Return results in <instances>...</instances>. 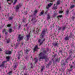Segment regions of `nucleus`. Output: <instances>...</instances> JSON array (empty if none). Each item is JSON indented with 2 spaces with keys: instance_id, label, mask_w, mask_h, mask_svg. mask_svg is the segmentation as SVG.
Wrapping results in <instances>:
<instances>
[{
  "instance_id": "52",
  "label": "nucleus",
  "mask_w": 75,
  "mask_h": 75,
  "mask_svg": "<svg viewBox=\"0 0 75 75\" xmlns=\"http://www.w3.org/2000/svg\"><path fill=\"white\" fill-rule=\"evenodd\" d=\"M46 50H47V51H49V48H46Z\"/></svg>"
},
{
  "instance_id": "33",
  "label": "nucleus",
  "mask_w": 75,
  "mask_h": 75,
  "mask_svg": "<svg viewBox=\"0 0 75 75\" xmlns=\"http://www.w3.org/2000/svg\"><path fill=\"white\" fill-rule=\"evenodd\" d=\"M59 14H62V13H63V11H61H61L60 10H59Z\"/></svg>"
},
{
  "instance_id": "31",
  "label": "nucleus",
  "mask_w": 75,
  "mask_h": 75,
  "mask_svg": "<svg viewBox=\"0 0 75 75\" xmlns=\"http://www.w3.org/2000/svg\"><path fill=\"white\" fill-rule=\"evenodd\" d=\"M17 1V0H15L13 3V5H15V4H16Z\"/></svg>"
},
{
  "instance_id": "42",
  "label": "nucleus",
  "mask_w": 75,
  "mask_h": 75,
  "mask_svg": "<svg viewBox=\"0 0 75 75\" xmlns=\"http://www.w3.org/2000/svg\"><path fill=\"white\" fill-rule=\"evenodd\" d=\"M66 27L65 26L63 27V29H62V31H64V30H65V29Z\"/></svg>"
},
{
  "instance_id": "51",
  "label": "nucleus",
  "mask_w": 75,
  "mask_h": 75,
  "mask_svg": "<svg viewBox=\"0 0 75 75\" xmlns=\"http://www.w3.org/2000/svg\"><path fill=\"white\" fill-rule=\"evenodd\" d=\"M44 70V67H42V69H41V72H42Z\"/></svg>"
},
{
  "instance_id": "12",
  "label": "nucleus",
  "mask_w": 75,
  "mask_h": 75,
  "mask_svg": "<svg viewBox=\"0 0 75 75\" xmlns=\"http://www.w3.org/2000/svg\"><path fill=\"white\" fill-rule=\"evenodd\" d=\"M69 60H70V61H72V54H71L70 53V54L69 55V57L67 58Z\"/></svg>"
},
{
  "instance_id": "20",
  "label": "nucleus",
  "mask_w": 75,
  "mask_h": 75,
  "mask_svg": "<svg viewBox=\"0 0 75 75\" xmlns=\"http://www.w3.org/2000/svg\"><path fill=\"white\" fill-rule=\"evenodd\" d=\"M60 3H61L60 0H58L57 2L56 6H57V5H59L60 4Z\"/></svg>"
},
{
  "instance_id": "63",
  "label": "nucleus",
  "mask_w": 75,
  "mask_h": 75,
  "mask_svg": "<svg viewBox=\"0 0 75 75\" xmlns=\"http://www.w3.org/2000/svg\"><path fill=\"white\" fill-rule=\"evenodd\" d=\"M60 8H61V11H62V7H61Z\"/></svg>"
},
{
  "instance_id": "43",
  "label": "nucleus",
  "mask_w": 75,
  "mask_h": 75,
  "mask_svg": "<svg viewBox=\"0 0 75 75\" xmlns=\"http://www.w3.org/2000/svg\"><path fill=\"white\" fill-rule=\"evenodd\" d=\"M54 46H55V47H57V46L58 47V43L55 44Z\"/></svg>"
},
{
  "instance_id": "10",
  "label": "nucleus",
  "mask_w": 75,
  "mask_h": 75,
  "mask_svg": "<svg viewBox=\"0 0 75 75\" xmlns=\"http://www.w3.org/2000/svg\"><path fill=\"white\" fill-rule=\"evenodd\" d=\"M12 53H13V50H7L5 51L6 54H7L8 55H11Z\"/></svg>"
},
{
  "instance_id": "49",
  "label": "nucleus",
  "mask_w": 75,
  "mask_h": 75,
  "mask_svg": "<svg viewBox=\"0 0 75 75\" xmlns=\"http://www.w3.org/2000/svg\"><path fill=\"white\" fill-rule=\"evenodd\" d=\"M72 18L73 20H75V17L74 16H72Z\"/></svg>"
},
{
  "instance_id": "32",
  "label": "nucleus",
  "mask_w": 75,
  "mask_h": 75,
  "mask_svg": "<svg viewBox=\"0 0 75 75\" xmlns=\"http://www.w3.org/2000/svg\"><path fill=\"white\" fill-rule=\"evenodd\" d=\"M67 63L66 62H64L62 64V65L63 66H65L67 64Z\"/></svg>"
},
{
  "instance_id": "44",
  "label": "nucleus",
  "mask_w": 75,
  "mask_h": 75,
  "mask_svg": "<svg viewBox=\"0 0 75 75\" xmlns=\"http://www.w3.org/2000/svg\"><path fill=\"white\" fill-rule=\"evenodd\" d=\"M24 75H29V74L26 72L24 73Z\"/></svg>"
},
{
  "instance_id": "13",
  "label": "nucleus",
  "mask_w": 75,
  "mask_h": 75,
  "mask_svg": "<svg viewBox=\"0 0 75 75\" xmlns=\"http://www.w3.org/2000/svg\"><path fill=\"white\" fill-rule=\"evenodd\" d=\"M69 37L68 36V35H67L66 36L64 37V40L65 41H68L69 40Z\"/></svg>"
},
{
  "instance_id": "1",
  "label": "nucleus",
  "mask_w": 75,
  "mask_h": 75,
  "mask_svg": "<svg viewBox=\"0 0 75 75\" xmlns=\"http://www.w3.org/2000/svg\"><path fill=\"white\" fill-rule=\"evenodd\" d=\"M45 29H44L42 31L40 35V39H38V41L40 46L43 45V43L44 41H45Z\"/></svg>"
},
{
  "instance_id": "2",
  "label": "nucleus",
  "mask_w": 75,
  "mask_h": 75,
  "mask_svg": "<svg viewBox=\"0 0 75 75\" xmlns=\"http://www.w3.org/2000/svg\"><path fill=\"white\" fill-rule=\"evenodd\" d=\"M46 50H45L44 53L41 52L39 54V61H41L43 59H44L45 61H47V58L46 57Z\"/></svg>"
},
{
  "instance_id": "59",
  "label": "nucleus",
  "mask_w": 75,
  "mask_h": 75,
  "mask_svg": "<svg viewBox=\"0 0 75 75\" xmlns=\"http://www.w3.org/2000/svg\"><path fill=\"white\" fill-rule=\"evenodd\" d=\"M72 51H70V53H69V54H71V53H72Z\"/></svg>"
},
{
  "instance_id": "56",
  "label": "nucleus",
  "mask_w": 75,
  "mask_h": 75,
  "mask_svg": "<svg viewBox=\"0 0 75 75\" xmlns=\"http://www.w3.org/2000/svg\"><path fill=\"white\" fill-rule=\"evenodd\" d=\"M10 40H8L7 41V43H9V42H10Z\"/></svg>"
},
{
  "instance_id": "53",
  "label": "nucleus",
  "mask_w": 75,
  "mask_h": 75,
  "mask_svg": "<svg viewBox=\"0 0 75 75\" xmlns=\"http://www.w3.org/2000/svg\"><path fill=\"white\" fill-rule=\"evenodd\" d=\"M1 34H0V40H1Z\"/></svg>"
},
{
  "instance_id": "19",
  "label": "nucleus",
  "mask_w": 75,
  "mask_h": 75,
  "mask_svg": "<svg viewBox=\"0 0 75 75\" xmlns=\"http://www.w3.org/2000/svg\"><path fill=\"white\" fill-rule=\"evenodd\" d=\"M70 61V60L68 58L65 59V62L67 64H68L69 61Z\"/></svg>"
},
{
  "instance_id": "36",
  "label": "nucleus",
  "mask_w": 75,
  "mask_h": 75,
  "mask_svg": "<svg viewBox=\"0 0 75 75\" xmlns=\"http://www.w3.org/2000/svg\"><path fill=\"white\" fill-rule=\"evenodd\" d=\"M47 18L48 20L50 19V16L49 15H47Z\"/></svg>"
},
{
  "instance_id": "6",
  "label": "nucleus",
  "mask_w": 75,
  "mask_h": 75,
  "mask_svg": "<svg viewBox=\"0 0 75 75\" xmlns=\"http://www.w3.org/2000/svg\"><path fill=\"white\" fill-rule=\"evenodd\" d=\"M69 68L68 69L69 72H71L73 71L74 68H75V66H73L72 64H69Z\"/></svg>"
},
{
  "instance_id": "3",
  "label": "nucleus",
  "mask_w": 75,
  "mask_h": 75,
  "mask_svg": "<svg viewBox=\"0 0 75 75\" xmlns=\"http://www.w3.org/2000/svg\"><path fill=\"white\" fill-rule=\"evenodd\" d=\"M7 26L8 28V32L9 33H13V27L11 26V24H9L7 25Z\"/></svg>"
},
{
  "instance_id": "17",
  "label": "nucleus",
  "mask_w": 75,
  "mask_h": 75,
  "mask_svg": "<svg viewBox=\"0 0 75 75\" xmlns=\"http://www.w3.org/2000/svg\"><path fill=\"white\" fill-rule=\"evenodd\" d=\"M18 54L19 55H22L23 54V51L21 50L18 52Z\"/></svg>"
},
{
  "instance_id": "21",
  "label": "nucleus",
  "mask_w": 75,
  "mask_h": 75,
  "mask_svg": "<svg viewBox=\"0 0 75 75\" xmlns=\"http://www.w3.org/2000/svg\"><path fill=\"white\" fill-rule=\"evenodd\" d=\"M72 36H74V35H72V33H71L69 35V38H71Z\"/></svg>"
},
{
  "instance_id": "14",
  "label": "nucleus",
  "mask_w": 75,
  "mask_h": 75,
  "mask_svg": "<svg viewBox=\"0 0 75 75\" xmlns=\"http://www.w3.org/2000/svg\"><path fill=\"white\" fill-rule=\"evenodd\" d=\"M52 5V3H50L49 4H48V6H47L46 7V8H47V9H48V8H50V7H51V6Z\"/></svg>"
},
{
  "instance_id": "62",
  "label": "nucleus",
  "mask_w": 75,
  "mask_h": 75,
  "mask_svg": "<svg viewBox=\"0 0 75 75\" xmlns=\"http://www.w3.org/2000/svg\"><path fill=\"white\" fill-rule=\"evenodd\" d=\"M1 6L0 5V10H1Z\"/></svg>"
},
{
  "instance_id": "27",
  "label": "nucleus",
  "mask_w": 75,
  "mask_h": 75,
  "mask_svg": "<svg viewBox=\"0 0 75 75\" xmlns=\"http://www.w3.org/2000/svg\"><path fill=\"white\" fill-rule=\"evenodd\" d=\"M14 18V16H11L10 17L9 19L10 20H13V19Z\"/></svg>"
},
{
  "instance_id": "57",
  "label": "nucleus",
  "mask_w": 75,
  "mask_h": 75,
  "mask_svg": "<svg viewBox=\"0 0 75 75\" xmlns=\"http://www.w3.org/2000/svg\"><path fill=\"white\" fill-rule=\"evenodd\" d=\"M18 28H19V29H20V28H21V26L19 25L18 27Z\"/></svg>"
},
{
  "instance_id": "34",
  "label": "nucleus",
  "mask_w": 75,
  "mask_h": 75,
  "mask_svg": "<svg viewBox=\"0 0 75 75\" xmlns=\"http://www.w3.org/2000/svg\"><path fill=\"white\" fill-rule=\"evenodd\" d=\"M18 45H19V43H18L15 46V48H17V47L18 46Z\"/></svg>"
},
{
  "instance_id": "58",
  "label": "nucleus",
  "mask_w": 75,
  "mask_h": 75,
  "mask_svg": "<svg viewBox=\"0 0 75 75\" xmlns=\"http://www.w3.org/2000/svg\"><path fill=\"white\" fill-rule=\"evenodd\" d=\"M18 59H20V56H18Z\"/></svg>"
},
{
  "instance_id": "24",
  "label": "nucleus",
  "mask_w": 75,
  "mask_h": 75,
  "mask_svg": "<svg viewBox=\"0 0 75 75\" xmlns=\"http://www.w3.org/2000/svg\"><path fill=\"white\" fill-rule=\"evenodd\" d=\"M64 50L62 48L61 50H59V53H61L62 54V52Z\"/></svg>"
},
{
  "instance_id": "50",
  "label": "nucleus",
  "mask_w": 75,
  "mask_h": 75,
  "mask_svg": "<svg viewBox=\"0 0 75 75\" xmlns=\"http://www.w3.org/2000/svg\"><path fill=\"white\" fill-rule=\"evenodd\" d=\"M56 56H57V54H55L54 56V57H53L54 58H55V57H56Z\"/></svg>"
},
{
  "instance_id": "25",
  "label": "nucleus",
  "mask_w": 75,
  "mask_h": 75,
  "mask_svg": "<svg viewBox=\"0 0 75 75\" xmlns=\"http://www.w3.org/2000/svg\"><path fill=\"white\" fill-rule=\"evenodd\" d=\"M7 32V31L6 30V29H3L2 31V32L4 34V33L6 32Z\"/></svg>"
},
{
  "instance_id": "47",
  "label": "nucleus",
  "mask_w": 75,
  "mask_h": 75,
  "mask_svg": "<svg viewBox=\"0 0 75 75\" xmlns=\"http://www.w3.org/2000/svg\"><path fill=\"white\" fill-rule=\"evenodd\" d=\"M48 64H50V65H51V64H52L51 61H50V62L48 63Z\"/></svg>"
},
{
  "instance_id": "64",
  "label": "nucleus",
  "mask_w": 75,
  "mask_h": 75,
  "mask_svg": "<svg viewBox=\"0 0 75 75\" xmlns=\"http://www.w3.org/2000/svg\"><path fill=\"white\" fill-rule=\"evenodd\" d=\"M25 59H28V58H27V57H26L25 58Z\"/></svg>"
},
{
  "instance_id": "38",
  "label": "nucleus",
  "mask_w": 75,
  "mask_h": 75,
  "mask_svg": "<svg viewBox=\"0 0 75 75\" xmlns=\"http://www.w3.org/2000/svg\"><path fill=\"white\" fill-rule=\"evenodd\" d=\"M60 61V57L59 59H57L56 60V62H58V61Z\"/></svg>"
},
{
  "instance_id": "23",
  "label": "nucleus",
  "mask_w": 75,
  "mask_h": 75,
  "mask_svg": "<svg viewBox=\"0 0 75 75\" xmlns=\"http://www.w3.org/2000/svg\"><path fill=\"white\" fill-rule=\"evenodd\" d=\"M31 49L29 48H27L26 49V52L27 53V54L28 53V52H29L30 51Z\"/></svg>"
},
{
  "instance_id": "16",
  "label": "nucleus",
  "mask_w": 75,
  "mask_h": 75,
  "mask_svg": "<svg viewBox=\"0 0 75 75\" xmlns=\"http://www.w3.org/2000/svg\"><path fill=\"white\" fill-rule=\"evenodd\" d=\"M75 7V4H72V5L70 6V8L71 9H73L74 7Z\"/></svg>"
},
{
  "instance_id": "18",
  "label": "nucleus",
  "mask_w": 75,
  "mask_h": 75,
  "mask_svg": "<svg viewBox=\"0 0 75 75\" xmlns=\"http://www.w3.org/2000/svg\"><path fill=\"white\" fill-rule=\"evenodd\" d=\"M69 12V11L68 9H67V10L66 11L65 15L67 16H68V13Z\"/></svg>"
},
{
  "instance_id": "39",
  "label": "nucleus",
  "mask_w": 75,
  "mask_h": 75,
  "mask_svg": "<svg viewBox=\"0 0 75 75\" xmlns=\"http://www.w3.org/2000/svg\"><path fill=\"white\" fill-rule=\"evenodd\" d=\"M61 18V17H62V15H60L59 16H57V18Z\"/></svg>"
},
{
  "instance_id": "60",
  "label": "nucleus",
  "mask_w": 75,
  "mask_h": 75,
  "mask_svg": "<svg viewBox=\"0 0 75 75\" xmlns=\"http://www.w3.org/2000/svg\"><path fill=\"white\" fill-rule=\"evenodd\" d=\"M11 3H13V0H11Z\"/></svg>"
},
{
  "instance_id": "48",
  "label": "nucleus",
  "mask_w": 75,
  "mask_h": 75,
  "mask_svg": "<svg viewBox=\"0 0 75 75\" xmlns=\"http://www.w3.org/2000/svg\"><path fill=\"white\" fill-rule=\"evenodd\" d=\"M54 10H56L57 9V6H55L54 7Z\"/></svg>"
},
{
  "instance_id": "7",
  "label": "nucleus",
  "mask_w": 75,
  "mask_h": 75,
  "mask_svg": "<svg viewBox=\"0 0 75 75\" xmlns=\"http://www.w3.org/2000/svg\"><path fill=\"white\" fill-rule=\"evenodd\" d=\"M24 38V36L22 35L21 34H19L18 35V40H17L18 41H21L22 40H23Z\"/></svg>"
},
{
  "instance_id": "55",
  "label": "nucleus",
  "mask_w": 75,
  "mask_h": 75,
  "mask_svg": "<svg viewBox=\"0 0 75 75\" xmlns=\"http://www.w3.org/2000/svg\"><path fill=\"white\" fill-rule=\"evenodd\" d=\"M73 3H74V4H75V0H73Z\"/></svg>"
},
{
  "instance_id": "15",
  "label": "nucleus",
  "mask_w": 75,
  "mask_h": 75,
  "mask_svg": "<svg viewBox=\"0 0 75 75\" xmlns=\"http://www.w3.org/2000/svg\"><path fill=\"white\" fill-rule=\"evenodd\" d=\"M34 48L33 50L34 52L37 51V49H38V45H36L34 47Z\"/></svg>"
},
{
  "instance_id": "4",
  "label": "nucleus",
  "mask_w": 75,
  "mask_h": 75,
  "mask_svg": "<svg viewBox=\"0 0 75 75\" xmlns=\"http://www.w3.org/2000/svg\"><path fill=\"white\" fill-rule=\"evenodd\" d=\"M21 7V5L19 4L16 5L14 7V9L16 11H18L20 9V8Z\"/></svg>"
},
{
  "instance_id": "54",
  "label": "nucleus",
  "mask_w": 75,
  "mask_h": 75,
  "mask_svg": "<svg viewBox=\"0 0 75 75\" xmlns=\"http://www.w3.org/2000/svg\"><path fill=\"white\" fill-rule=\"evenodd\" d=\"M3 50L1 48H0V52H1V51H3Z\"/></svg>"
},
{
  "instance_id": "28",
  "label": "nucleus",
  "mask_w": 75,
  "mask_h": 75,
  "mask_svg": "<svg viewBox=\"0 0 75 75\" xmlns=\"http://www.w3.org/2000/svg\"><path fill=\"white\" fill-rule=\"evenodd\" d=\"M5 34V35L6 36V37H7L8 36V33L7 31L6 32H5L4 33Z\"/></svg>"
},
{
  "instance_id": "22",
  "label": "nucleus",
  "mask_w": 75,
  "mask_h": 75,
  "mask_svg": "<svg viewBox=\"0 0 75 75\" xmlns=\"http://www.w3.org/2000/svg\"><path fill=\"white\" fill-rule=\"evenodd\" d=\"M34 61H35V64H37V62H38V59H37V58H35Z\"/></svg>"
},
{
  "instance_id": "11",
  "label": "nucleus",
  "mask_w": 75,
  "mask_h": 75,
  "mask_svg": "<svg viewBox=\"0 0 75 75\" xmlns=\"http://www.w3.org/2000/svg\"><path fill=\"white\" fill-rule=\"evenodd\" d=\"M30 35L28 34L26 35V37L24 38V39L26 40V41H28L30 39Z\"/></svg>"
},
{
  "instance_id": "29",
  "label": "nucleus",
  "mask_w": 75,
  "mask_h": 75,
  "mask_svg": "<svg viewBox=\"0 0 75 75\" xmlns=\"http://www.w3.org/2000/svg\"><path fill=\"white\" fill-rule=\"evenodd\" d=\"M7 74H9L10 75V74H13V72H12V71H9L8 73H7Z\"/></svg>"
},
{
  "instance_id": "46",
  "label": "nucleus",
  "mask_w": 75,
  "mask_h": 75,
  "mask_svg": "<svg viewBox=\"0 0 75 75\" xmlns=\"http://www.w3.org/2000/svg\"><path fill=\"white\" fill-rule=\"evenodd\" d=\"M25 18H23L22 19V22H25Z\"/></svg>"
},
{
  "instance_id": "61",
  "label": "nucleus",
  "mask_w": 75,
  "mask_h": 75,
  "mask_svg": "<svg viewBox=\"0 0 75 75\" xmlns=\"http://www.w3.org/2000/svg\"><path fill=\"white\" fill-rule=\"evenodd\" d=\"M27 25H27V24H26L25 25V26L26 27H27Z\"/></svg>"
},
{
  "instance_id": "40",
  "label": "nucleus",
  "mask_w": 75,
  "mask_h": 75,
  "mask_svg": "<svg viewBox=\"0 0 75 75\" xmlns=\"http://www.w3.org/2000/svg\"><path fill=\"white\" fill-rule=\"evenodd\" d=\"M50 64H49L48 63L47 64V65H46V67L47 68H48H48H49V67H50Z\"/></svg>"
},
{
  "instance_id": "35",
  "label": "nucleus",
  "mask_w": 75,
  "mask_h": 75,
  "mask_svg": "<svg viewBox=\"0 0 75 75\" xmlns=\"http://www.w3.org/2000/svg\"><path fill=\"white\" fill-rule=\"evenodd\" d=\"M11 1V0H7V1L8 2V3L9 4H10V3H11V1ZM8 2H10V3H8Z\"/></svg>"
},
{
  "instance_id": "8",
  "label": "nucleus",
  "mask_w": 75,
  "mask_h": 75,
  "mask_svg": "<svg viewBox=\"0 0 75 75\" xmlns=\"http://www.w3.org/2000/svg\"><path fill=\"white\" fill-rule=\"evenodd\" d=\"M6 62L4 61L2 62V64L0 65V68H1V69H4V68L5 67V64L6 63Z\"/></svg>"
},
{
  "instance_id": "41",
  "label": "nucleus",
  "mask_w": 75,
  "mask_h": 75,
  "mask_svg": "<svg viewBox=\"0 0 75 75\" xmlns=\"http://www.w3.org/2000/svg\"><path fill=\"white\" fill-rule=\"evenodd\" d=\"M44 30H45V36H46V34H47V33H46V31H47V29H46V30L45 29V28H44L43 29V30H42H42H44Z\"/></svg>"
},
{
  "instance_id": "5",
  "label": "nucleus",
  "mask_w": 75,
  "mask_h": 75,
  "mask_svg": "<svg viewBox=\"0 0 75 75\" xmlns=\"http://www.w3.org/2000/svg\"><path fill=\"white\" fill-rule=\"evenodd\" d=\"M38 10H36L34 11V12L33 13V17L32 18V19L31 20V21H33V20H35V17H36L37 16V13H38Z\"/></svg>"
},
{
  "instance_id": "37",
  "label": "nucleus",
  "mask_w": 75,
  "mask_h": 75,
  "mask_svg": "<svg viewBox=\"0 0 75 75\" xmlns=\"http://www.w3.org/2000/svg\"><path fill=\"white\" fill-rule=\"evenodd\" d=\"M44 11H42L40 13V14L41 15H43L44 14Z\"/></svg>"
},
{
  "instance_id": "30",
  "label": "nucleus",
  "mask_w": 75,
  "mask_h": 75,
  "mask_svg": "<svg viewBox=\"0 0 75 75\" xmlns=\"http://www.w3.org/2000/svg\"><path fill=\"white\" fill-rule=\"evenodd\" d=\"M21 46H23L24 45V41H22L21 42Z\"/></svg>"
},
{
  "instance_id": "26",
  "label": "nucleus",
  "mask_w": 75,
  "mask_h": 75,
  "mask_svg": "<svg viewBox=\"0 0 75 75\" xmlns=\"http://www.w3.org/2000/svg\"><path fill=\"white\" fill-rule=\"evenodd\" d=\"M57 30H58V31H61V28L59 26H58Z\"/></svg>"
},
{
  "instance_id": "45",
  "label": "nucleus",
  "mask_w": 75,
  "mask_h": 75,
  "mask_svg": "<svg viewBox=\"0 0 75 75\" xmlns=\"http://www.w3.org/2000/svg\"><path fill=\"white\" fill-rule=\"evenodd\" d=\"M32 63H33V62H32V63H31V64H30L31 68H33V64H32Z\"/></svg>"
},
{
  "instance_id": "9",
  "label": "nucleus",
  "mask_w": 75,
  "mask_h": 75,
  "mask_svg": "<svg viewBox=\"0 0 75 75\" xmlns=\"http://www.w3.org/2000/svg\"><path fill=\"white\" fill-rule=\"evenodd\" d=\"M6 61H4V62H6V63H7V62H9L11 59V56H8L6 57Z\"/></svg>"
}]
</instances>
